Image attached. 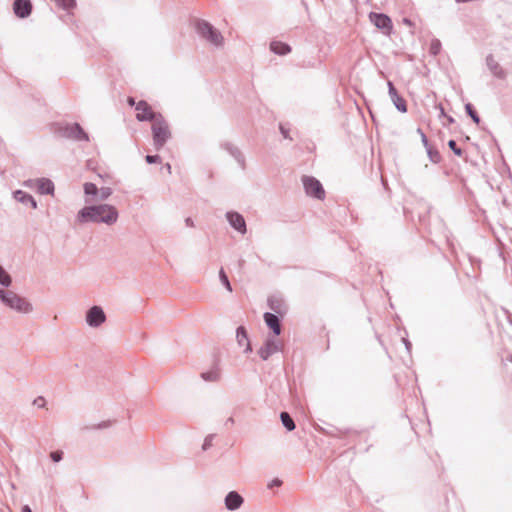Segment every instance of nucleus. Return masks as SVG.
I'll list each match as a JSON object with an SVG mask.
<instances>
[{
  "instance_id": "obj_1",
  "label": "nucleus",
  "mask_w": 512,
  "mask_h": 512,
  "mask_svg": "<svg viewBox=\"0 0 512 512\" xmlns=\"http://www.w3.org/2000/svg\"><path fill=\"white\" fill-rule=\"evenodd\" d=\"M117 219V209L108 204L84 207L77 215V220L80 223L92 221L112 225L117 221Z\"/></svg>"
},
{
  "instance_id": "obj_2",
  "label": "nucleus",
  "mask_w": 512,
  "mask_h": 512,
  "mask_svg": "<svg viewBox=\"0 0 512 512\" xmlns=\"http://www.w3.org/2000/svg\"><path fill=\"white\" fill-rule=\"evenodd\" d=\"M151 132L156 150H160L172 138L170 125L162 114L151 123Z\"/></svg>"
},
{
  "instance_id": "obj_3",
  "label": "nucleus",
  "mask_w": 512,
  "mask_h": 512,
  "mask_svg": "<svg viewBox=\"0 0 512 512\" xmlns=\"http://www.w3.org/2000/svg\"><path fill=\"white\" fill-rule=\"evenodd\" d=\"M0 300H2L11 309L18 312L27 313L31 310L30 304L12 291L5 292L0 290Z\"/></svg>"
},
{
  "instance_id": "obj_4",
  "label": "nucleus",
  "mask_w": 512,
  "mask_h": 512,
  "mask_svg": "<svg viewBox=\"0 0 512 512\" xmlns=\"http://www.w3.org/2000/svg\"><path fill=\"white\" fill-rule=\"evenodd\" d=\"M197 30L204 38L209 40L212 44L217 45V46L222 44L223 37L209 23L198 22Z\"/></svg>"
},
{
  "instance_id": "obj_5",
  "label": "nucleus",
  "mask_w": 512,
  "mask_h": 512,
  "mask_svg": "<svg viewBox=\"0 0 512 512\" xmlns=\"http://www.w3.org/2000/svg\"><path fill=\"white\" fill-rule=\"evenodd\" d=\"M303 185L308 195L313 196L317 199H323L325 197V191L321 183L314 177H304Z\"/></svg>"
},
{
  "instance_id": "obj_6",
  "label": "nucleus",
  "mask_w": 512,
  "mask_h": 512,
  "mask_svg": "<svg viewBox=\"0 0 512 512\" xmlns=\"http://www.w3.org/2000/svg\"><path fill=\"white\" fill-rule=\"evenodd\" d=\"M160 113H155L152 107L146 101H139L136 104V118L138 121H151L155 120Z\"/></svg>"
},
{
  "instance_id": "obj_7",
  "label": "nucleus",
  "mask_w": 512,
  "mask_h": 512,
  "mask_svg": "<svg viewBox=\"0 0 512 512\" xmlns=\"http://www.w3.org/2000/svg\"><path fill=\"white\" fill-rule=\"evenodd\" d=\"M369 19L377 28L382 29L384 34H391L393 26L390 17L381 13H370Z\"/></svg>"
},
{
  "instance_id": "obj_8",
  "label": "nucleus",
  "mask_w": 512,
  "mask_h": 512,
  "mask_svg": "<svg viewBox=\"0 0 512 512\" xmlns=\"http://www.w3.org/2000/svg\"><path fill=\"white\" fill-rule=\"evenodd\" d=\"M281 349V341L275 337L268 338L264 345L259 349V355L263 360H267L272 354Z\"/></svg>"
},
{
  "instance_id": "obj_9",
  "label": "nucleus",
  "mask_w": 512,
  "mask_h": 512,
  "mask_svg": "<svg viewBox=\"0 0 512 512\" xmlns=\"http://www.w3.org/2000/svg\"><path fill=\"white\" fill-rule=\"evenodd\" d=\"M32 3L30 0H15L13 3V11L19 18H27L32 13Z\"/></svg>"
},
{
  "instance_id": "obj_10",
  "label": "nucleus",
  "mask_w": 512,
  "mask_h": 512,
  "mask_svg": "<svg viewBox=\"0 0 512 512\" xmlns=\"http://www.w3.org/2000/svg\"><path fill=\"white\" fill-rule=\"evenodd\" d=\"M105 319L103 310L98 306L92 307L87 313V322L90 326H99Z\"/></svg>"
},
{
  "instance_id": "obj_11",
  "label": "nucleus",
  "mask_w": 512,
  "mask_h": 512,
  "mask_svg": "<svg viewBox=\"0 0 512 512\" xmlns=\"http://www.w3.org/2000/svg\"><path fill=\"white\" fill-rule=\"evenodd\" d=\"M389 94L396 108L401 112H406V101L397 93L391 82H389Z\"/></svg>"
},
{
  "instance_id": "obj_12",
  "label": "nucleus",
  "mask_w": 512,
  "mask_h": 512,
  "mask_svg": "<svg viewBox=\"0 0 512 512\" xmlns=\"http://www.w3.org/2000/svg\"><path fill=\"white\" fill-rule=\"evenodd\" d=\"M242 504V496L235 491L230 492L225 498V505L229 510L238 509Z\"/></svg>"
},
{
  "instance_id": "obj_13",
  "label": "nucleus",
  "mask_w": 512,
  "mask_h": 512,
  "mask_svg": "<svg viewBox=\"0 0 512 512\" xmlns=\"http://www.w3.org/2000/svg\"><path fill=\"white\" fill-rule=\"evenodd\" d=\"M228 221L230 224L239 232H246V224L244 218L238 213H228L227 214Z\"/></svg>"
},
{
  "instance_id": "obj_14",
  "label": "nucleus",
  "mask_w": 512,
  "mask_h": 512,
  "mask_svg": "<svg viewBox=\"0 0 512 512\" xmlns=\"http://www.w3.org/2000/svg\"><path fill=\"white\" fill-rule=\"evenodd\" d=\"M264 321L266 325L273 331L275 336L280 335L281 333V325L279 319L276 315L272 313L264 314Z\"/></svg>"
},
{
  "instance_id": "obj_15",
  "label": "nucleus",
  "mask_w": 512,
  "mask_h": 512,
  "mask_svg": "<svg viewBox=\"0 0 512 512\" xmlns=\"http://www.w3.org/2000/svg\"><path fill=\"white\" fill-rule=\"evenodd\" d=\"M236 337H237L238 344L241 346H245V352L252 351L251 344L249 342L246 329L244 327H242V326L238 327Z\"/></svg>"
},
{
  "instance_id": "obj_16",
  "label": "nucleus",
  "mask_w": 512,
  "mask_h": 512,
  "mask_svg": "<svg viewBox=\"0 0 512 512\" xmlns=\"http://www.w3.org/2000/svg\"><path fill=\"white\" fill-rule=\"evenodd\" d=\"M270 49L279 55H285L291 51V48L288 44L280 42V41H273L270 44Z\"/></svg>"
},
{
  "instance_id": "obj_17",
  "label": "nucleus",
  "mask_w": 512,
  "mask_h": 512,
  "mask_svg": "<svg viewBox=\"0 0 512 512\" xmlns=\"http://www.w3.org/2000/svg\"><path fill=\"white\" fill-rule=\"evenodd\" d=\"M37 189L41 194H49L53 192L54 185L48 179H40L37 181Z\"/></svg>"
},
{
  "instance_id": "obj_18",
  "label": "nucleus",
  "mask_w": 512,
  "mask_h": 512,
  "mask_svg": "<svg viewBox=\"0 0 512 512\" xmlns=\"http://www.w3.org/2000/svg\"><path fill=\"white\" fill-rule=\"evenodd\" d=\"M280 418H281L282 424L286 427V429L288 431H292L295 429V423L287 412H282L280 414Z\"/></svg>"
},
{
  "instance_id": "obj_19",
  "label": "nucleus",
  "mask_w": 512,
  "mask_h": 512,
  "mask_svg": "<svg viewBox=\"0 0 512 512\" xmlns=\"http://www.w3.org/2000/svg\"><path fill=\"white\" fill-rule=\"evenodd\" d=\"M14 196L17 200H19L21 202H30L32 208H36V202L30 195H28L22 191H16Z\"/></svg>"
},
{
  "instance_id": "obj_20",
  "label": "nucleus",
  "mask_w": 512,
  "mask_h": 512,
  "mask_svg": "<svg viewBox=\"0 0 512 512\" xmlns=\"http://www.w3.org/2000/svg\"><path fill=\"white\" fill-rule=\"evenodd\" d=\"M54 1L58 6H61L64 9H71V8H74L76 5L75 0H54Z\"/></svg>"
},
{
  "instance_id": "obj_21",
  "label": "nucleus",
  "mask_w": 512,
  "mask_h": 512,
  "mask_svg": "<svg viewBox=\"0 0 512 512\" xmlns=\"http://www.w3.org/2000/svg\"><path fill=\"white\" fill-rule=\"evenodd\" d=\"M465 109H466L467 113L470 115V117L473 119V121L476 124H479L480 118L477 115L476 111L474 110L473 106L470 103H468V104H466Z\"/></svg>"
},
{
  "instance_id": "obj_22",
  "label": "nucleus",
  "mask_w": 512,
  "mask_h": 512,
  "mask_svg": "<svg viewBox=\"0 0 512 512\" xmlns=\"http://www.w3.org/2000/svg\"><path fill=\"white\" fill-rule=\"evenodd\" d=\"M0 283L4 286H9L11 283L10 276L4 271V269L0 266Z\"/></svg>"
},
{
  "instance_id": "obj_23",
  "label": "nucleus",
  "mask_w": 512,
  "mask_h": 512,
  "mask_svg": "<svg viewBox=\"0 0 512 512\" xmlns=\"http://www.w3.org/2000/svg\"><path fill=\"white\" fill-rule=\"evenodd\" d=\"M441 50V43L439 40H432L430 43V53L433 55H437Z\"/></svg>"
},
{
  "instance_id": "obj_24",
  "label": "nucleus",
  "mask_w": 512,
  "mask_h": 512,
  "mask_svg": "<svg viewBox=\"0 0 512 512\" xmlns=\"http://www.w3.org/2000/svg\"><path fill=\"white\" fill-rule=\"evenodd\" d=\"M98 189L95 184L93 183H85L84 184V192L87 195H95L97 193Z\"/></svg>"
},
{
  "instance_id": "obj_25",
  "label": "nucleus",
  "mask_w": 512,
  "mask_h": 512,
  "mask_svg": "<svg viewBox=\"0 0 512 512\" xmlns=\"http://www.w3.org/2000/svg\"><path fill=\"white\" fill-rule=\"evenodd\" d=\"M219 275H220V279H221L222 283L225 285L227 290L229 292H231L232 288H231L230 282H229L228 277L223 269L220 270Z\"/></svg>"
},
{
  "instance_id": "obj_26",
  "label": "nucleus",
  "mask_w": 512,
  "mask_h": 512,
  "mask_svg": "<svg viewBox=\"0 0 512 512\" xmlns=\"http://www.w3.org/2000/svg\"><path fill=\"white\" fill-rule=\"evenodd\" d=\"M448 145H449V147L454 151V153H455L456 155L460 156V155L462 154L461 149H459V148L457 147V144H456V142H455L454 140H450V141L448 142Z\"/></svg>"
},
{
  "instance_id": "obj_27",
  "label": "nucleus",
  "mask_w": 512,
  "mask_h": 512,
  "mask_svg": "<svg viewBox=\"0 0 512 512\" xmlns=\"http://www.w3.org/2000/svg\"><path fill=\"white\" fill-rule=\"evenodd\" d=\"M145 160L149 164L161 162V158L158 155H147Z\"/></svg>"
},
{
  "instance_id": "obj_28",
  "label": "nucleus",
  "mask_w": 512,
  "mask_h": 512,
  "mask_svg": "<svg viewBox=\"0 0 512 512\" xmlns=\"http://www.w3.org/2000/svg\"><path fill=\"white\" fill-rule=\"evenodd\" d=\"M50 457L54 462H59L62 459V452L61 451L51 452Z\"/></svg>"
},
{
  "instance_id": "obj_29",
  "label": "nucleus",
  "mask_w": 512,
  "mask_h": 512,
  "mask_svg": "<svg viewBox=\"0 0 512 512\" xmlns=\"http://www.w3.org/2000/svg\"><path fill=\"white\" fill-rule=\"evenodd\" d=\"M76 129L78 130V135L76 136L79 140H88L87 134L77 125Z\"/></svg>"
},
{
  "instance_id": "obj_30",
  "label": "nucleus",
  "mask_w": 512,
  "mask_h": 512,
  "mask_svg": "<svg viewBox=\"0 0 512 512\" xmlns=\"http://www.w3.org/2000/svg\"><path fill=\"white\" fill-rule=\"evenodd\" d=\"M112 194V191L110 188H102L100 190V196H101V199H106L108 198L110 195Z\"/></svg>"
},
{
  "instance_id": "obj_31",
  "label": "nucleus",
  "mask_w": 512,
  "mask_h": 512,
  "mask_svg": "<svg viewBox=\"0 0 512 512\" xmlns=\"http://www.w3.org/2000/svg\"><path fill=\"white\" fill-rule=\"evenodd\" d=\"M205 380L215 381L218 379L219 375L217 373H209L202 375Z\"/></svg>"
},
{
  "instance_id": "obj_32",
  "label": "nucleus",
  "mask_w": 512,
  "mask_h": 512,
  "mask_svg": "<svg viewBox=\"0 0 512 512\" xmlns=\"http://www.w3.org/2000/svg\"><path fill=\"white\" fill-rule=\"evenodd\" d=\"M34 404L37 405L38 407H44L46 401L43 397H38L37 399H35Z\"/></svg>"
},
{
  "instance_id": "obj_33",
  "label": "nucleus",
  "mask_w": 512,
  "mask_h": 512,
  "mask_svg": "<svg viewBox=\"0 0 512 512\" xmlns=\"http://www.w3.org/2000/svg\"><path fill=\"white\" fill-rule=\"evenodd\" d=\"M282 482L279 479H274L272 482L268 484L269 488H272L274 486H280Z\"/></svg>"
},
{
  "instance_id": "obj_34",
  "label": "nucleus",
  "mask_w": 512,
  "mask_h": 512,
  "mask_svg": "<svg viewBox=\"0 0 512 512\" xmlns=\"http://www.w3.org/2000/svg\"><path fill=\"white\" fill-rule=\"evenodd\" d=\"M127 102H128V104H129L130 106H134V105L136 106V104H137V103L135 102L134 98H132V97H129V98H128V100H127Z\"/></svg>"
},
{
  "instance_id": "obj_35",
  "label": "nucleus",
  "mask_w": 512,
  "mask_h": 512,
  "mask_svg": "<svg viewBox=\"0 0 512 512\" xmlns=\"http://www.w3.org/2000/svg\"><path fill=\"white\" fill-rule=\"evenodd\" d=\"M421 134V138H422V141L425 143V145L427 144V138L425 136V134L423 132H421V130H418Z\"/></svg>"
},
{
  "instance_id": "obj_36",
  "label": "nucleus",
  "mask_w": 512,
  "mask_h": 512,
  "mask_svg": "<svg viewBox=\"0 0 512 512\" xmlns=\"http://www.w3.org/2000/svg\"><path fill=\"white\" fill-rule=\"evenodd\" d=\"M403 23L406 24L407 26H412L411 20H409L407 18L403 19Z\"/></svg>"
},
{
  "instance_id": "obj_37",
  "label": "nucleus",
  "mask_w": 512,
  "mask_h": 512,
  "mask_svg": "<svg viewBox=\"0 0 512 512\" xmlns=\"http://www.w3.org/2000/svg\"><path fill=\"white\" fill-rule=\"evenodd\" d=\"M22 512H32V510L30 509L29 506L25 505L23 508H22Z\"/></svg>"
},
{
  "instance_id": "obj_38",
  "label": "nucleus",
  "mask_w": 512,
  "mask_h": 512,
  "mask_svg": "<svg viewBox=\"0 0 512 512\" xmlns=\"http://www.w3.org/2000/svg\"><path fill=\"white\" fill-rule=\"evenodd\" d=\"M270 307H271V309L275 310L276 312H280V310L274 306L273 301H270Z\"/></svg>"
},
{
  "instance_id": "obj_39",
  "label": "nucleus",
  "mask_w": 512,
  "mask_h": 512,
  "mask_svg": "<svg viewBox=\"0 0 512 512\" xmlns=\"http://www.w3.org/2000/svg\"><path fill=\"white\" fill-rule=\"evenodd\" d=\"M166 169H167V172L168 174H171V165L169 163L166 164Z\"/></svg>"
},
{
  "instance_id": "obj_40",
  "label": "nucleus",
  "mask_w": 512,
  "mask_h": 512,
  "mask_svg": "<svg viewBox=\"0 0 512 512\" xmlns=\"http://www.w3.org/2000/svg\"><path fill=\"white\" fill-rule=\"evenodd\" d=\"M210 445V442L206 439L203 445V449H206Z\"/></svg>"
},
{
  "instance_id": "obj_41",
  "label": "nucleus",
  "mask_w": 512,
  "mask_h": 512,
  "mask_svg": "<svg viewBox=\"0 0 512 512\" xmlns=\"http://www.w3.org/2000/svg\"><path fill=\"white\" fill-rule=\"evenodd\" d=\"M186 223H187V225H189V226H193V222H192L190 219H187V220H186Z\"/></svg>"
},
{
  "instance_id": "obj_42",
  "label": "nucleus",
  "mask_w": 512,
  "mask_h": 512,
  "mask_svg": "<svg viewBox=\"0 0 512 512\" xmlns=\"http://www.w3.org/2000/svg\"><path fill=\"white\" fill-rule=\"evenodd\" d=\"M429 153H430L431 157H436V158H438V157H439V155H438L437 153L432 154V153H431V151H429Z\"/></svg>"
}]
</instances>
